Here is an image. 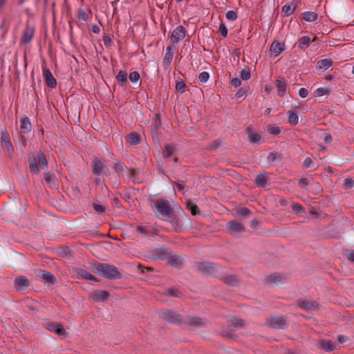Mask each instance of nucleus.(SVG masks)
Instances as JSON below:
<instances>
[{"instance_id":"obj_47","label":"nucleus","mask_w":354,"mask_h":354,"mask_svg":"<svg viewBox=\"0 0 354 354\" xmlns=\"http://www.w3.org/2000/svg\"><path fill=\"white\" fill-rule=\"evenodd\" d=\"M281 131V128L277 126L268 125V132L272 135L277 136L279 134Z\"/></svg>"},{"instance_id":"obj_40","label":"nucleus","mask_w":354,"mask_h":354,"mask_svg":"<svg viewBox=\"0 0 354 354\" xmlns=\"http://www.w3.org/2000/svg\"><path fill=\"white\" fill-rule=\"evenodd\" d=\"M295 7L290 3H286L282 8V12L286 17L291 15L295 11Z\"/></svg>"},{"instance_id":"obj_29","label":"nucleus","mask_w":354,"mask_h":354,"mask_svg":"<svg viewBox=\"0 0 354 354\" xmlns=\"http://www.w3.org/2000/svg\"><path fill=\"white\" fill-rule=\"evenodd\" d=\"M288 122L291 125H296L299 123V113L296 111H288L286 113Z\"/></svg>"},{"instance_id":"obj_42","label":"nucleus","mask_w":354,"mask_h":354,"mask_svg":"<svg viewBox=\"0 0 354 354\" xmlns=\"http://www.w3.org/2000/svg\"><path fill=\"white\" fill-rule=\"evenodd\" d=\"M310 37L308 36H302L298 40V46L299 48H303L304 46L308 47L310 44Z\"/></svg>"},{"instance_id":"obj_48","label":"nucleus","mask_w":354,"mask_h":354,"mask_svg":"<svg viewBox=\"0 0 354 354\" xmlns=\"http://www.w3.org/2000/svg\"><path fill=\"white\" fill-rule=\"evenodd\" d=\"M322 347L328 352L333 351L335 348V345L333 342L328 340H324L322 342Z\"/></svg>"},{"instance_id":"obj_27","label":"nucleus","mask_w":354,"mask_h":354,"mask_svg":"<svg viewBox=\"0 0 354 354\" xmlns=\"http://www.w3.org/2000/svg\"><path fill=\"white\" fill-rule=\"evenodd\" d=\"M298 306L305 310H311L317 308V304L315 301H310L308 300L298 301Z\"/></svg>"},{"instance_id":"obj_3","label":"nucleus","mask_w":354,"mask_h":354,"mask_svg":"<svg viewBox=\"0 0 354 354\" xmlns=\"http://www.w3.org/2000/svg\"><path fill=\"white\" fill-rule=\"evenodd\" d=\"M124 230L127 233H137L145 236H154L158 234L157 229L147 225H137L135 227L133 223H125Z\"/></svg>"},{"instance_id":"obj_6","label":"nucleus","mask_w":354,"mask_h":354,"mask_svg":"<svg viewBox=\"0 0 354 354\" xmlns=\"http://www.w3.org/2000/svg\"><path fill=\"white\" fill-rule=\"evenodd\" d=\"M196 268L203 274H212L217 270L218 266L209 262H200L196 265Z\"/></svg>"},{"instance_id":"obj_19","label":"nucleus","mask_w":354,"mask_h":354,"mask_svg":"<svg viewBox=\"0 0 354 354\" xmlns=\"http://www.w3.org/2000/svg\"><path fill=\"white\" fill-rule=\"evenodd\" d=\"M274 85L277 89L279 97H283L286 93V83L282 78H277L274 81Z\"/></svg>"},{"instance_id":"obj_12","label":"nucleus","mask_w":354,"mask_h":354,"mask_svg":"<svg viewBox=\"0 0 354 354\" xmlns=\"http://www.w3.org/2000/svg\"><path fill=\"white\" fill-rule=\"evenodd\" d=\"M35 273L38 277L41 278L44 282L54 284L57 281L55 275L48 271L39 269L35 270Z\"/></svg>"},{"instance_id":"obj_34","label":"nucleus","mask_w":354,"mask_h":354,"mask_svg":"<svg viewBox=\"0 0 354 354\" xmlns=\"http://www.w3.org/2000/svg\"><path fill=\"white\" fill-rule=\"evenodd\" d=\"M302 18L307 22H315L317 20V14L315 12L306 11L302 13Z\"/></svg>"},{"instance_id":"obj_35","label":"nucleus","mask_w":354,"mask_h":354,"mask_svg":"<svg viewBox=\"0 0 354 354\" xmlns=\"http://www.w3.org/2000/svg\"><path fill=\"white\" fill-rule=\"evenodd\" d=\"M255 183L261 187H266L268 185V178L263 174H257L255 177Z\"/></svg>"},{"instance_id":"obj_7","label":"nucleus","mask_w":354,"mask_h":354,"mask_svg":"<svg viewBox=\"0 0 354 354\" xmlns=\"http://www.w3.org/2000/svg\"><path fill=\"white\" fill-rule=\"evenodd\" d=\"M245 133L249 142L252 145H259L265 142V139L259 133L252 131V127L250 125L245 128Z\"/></svg>"},{"instance_id":"obj_41","label":"nucleus","mask_w":354,"mask_h":354,"mask_svg":"<svg viewBox=\"0 0 354 354\" xmlns=\"http://www.w3.org/2000/svg\"><path fill=\"white\" fill-rule=\"evenodd\" d=\"M93 207L95 212L99 214H105L108 210L107 207L102 204L93 203Z\"/></svg>"},{"instance_id":"obj_55","label":"nucleus","mask_w":354,"mask_h":354,"mask_svg":"<svg viewBox=\"0 0 354 354\" xmlns=\"http://www.w3.org/2000/svg\"><path fill=\"white\" fill-rule=\"evenodd\" d=\"M140 78V73L138 71H133L129 74V80L131 82H136Z\"/></svg>"},{"instance_id":"obj_56","label":"nucleus","mask_w":354,"mask_h":354,"mask_svg":"<svg viewBox=\"0 0 354 354\" xmlns=\"http://www.w3.org/2000/svg\"><path fill=\"white\" fill-rule=\"evenodd\" d=\"M225 17L230 21H235L237 19L236 12L234 10H228L225 14Z\"/></svg>"},{"instance_id":"obj_15","label":"nucleus","mask_w":354,"mask_h":354,"mask_svg":"<svg viewBox=\"0 0 354 354\" xmlns=\"http://www.w3.org/2000/svg\"><path fill=\"white\" fill-rule=\"evenodd\" d=\"M292 213L299 218H304L306 215V211L303 205L297 203H292L290 205Z\"/></svg>"},{"instance_id":"obj_45","label":"nucleus","mask_w":354,"mask_h":354,"mask_svg":"<svg viewBox=\"0 0 354 354\" xmlns=\"http://www.w3.org/2000/svg\"><path fill=\"white\" fill-rule=\"evenodd\" d=\"M97 177L98 178H97L94 181L95 185L100 187V189H102V191L105 189L106 191L108 192L109 189H108L107 186L106 185V184L104 183V178H100V176H97Z\"/></svg>"},{"instance_id":"obj_52","label":"nucleus","mask_w":354,"mask_h":354,"mask_svg":"<svg viewBox=\"0 0 354 354\" xmlns=\"http://www.w3.org/2000/svg\"><path fill=\"white\" fill-rule=\"evenodd\" d=\"M241 77L243 80H248L251 77V72L249 68H245L241 70Z\"/></svg>"},{"instance_id":"obj_18","label":"nucleus","mask_w":354,"mask_h":354,"mask_svg":"<svg viewBox=\"0 0 354 354\" xmlns=\"http://www.w3.org/2000/svg\"><path fill=\"white\" fill-rule=\"evenodd\" d=\"M45 326L46 329L55 333L59 336H64L66 334L64 328L58 323H48Z\"/></svg>"},{"instance_id":"obj_20","label":"nucleus","mask_w":354,"mask_h":354,"mask_svg":"<svg viewBox=\"0 0 354 354\" xmlns=\"http://www.w3.org/2000/svg\"><path fill=\"white\" fill-rule=\"evenodd\" d=\"M44 181L46 185L51 189H56L58 185V181L56 176L50 172L44 174Z\"/></svg>"},{"instance_id":"obj_51","label":"nucleus","mask_w":354,"mask_h":354,"mask_svg":"<svg viewBox=\"0 0 354 354\" xmlns=\"http://www.w3.org/2000/svg\"><path fill=\"white\" fill-rule=\"evenodd\" d=\"M157 254L161 259H167L169 257V252L165 248H160L157 250Z\"/></svg>"},{"instance_id":"obj_46","label":"nucleus","mask_w":354,"mask_h":354,"mask_svg":"<svg viewBox=\"0 0 354 354\" xmlns=\"http://www.w3.org/2000/svg\"><path fill=\"white\" fill-rule=\"evenodd\" d=\"M225 283L230 286H236L238 283V279L234 275H229L224 278Z\"/></svg>"},{"instance_id":"obj_28","label":"nucleus","mask_w":354,"mask_h":354,"mask_svg":"<svg viewBox=\"0 0 354 354\" xmlns=\"http://www.w3.org/2000/svg\"><path fill=\"white\" fill-rule=\"evenodd\" d=\"M37 163L41 169H47L48 162L46 160L45 154L41 151L37 152Z\"/></svg>"},{"instance_id":"obj_16","label":"nucleus","mask_w":354,"mask_h":354,"mask_svg":"<svg viewBox=\"0 0 354 354\" xmlns=\"http://www.w3.org/2000/svg\"><path fill=\"white\" fill-rule=\"evenodd\" d=\"M284 50V44L274 40L270 46V51L274 56H279Z\"/></svg>"},{"instance_id":"obj_53","label":"nucleus","mask_w":354,"mask_h":354,"mask_svg":"<svg viewBox=\"0 0 354 354\" xmlns=\"http://www.w3.org/2000/svg\"><path fill=\"white\" fill-rule=\"evenodd\" d=\"M174 57V53H165L163 57V62L165 65L169 66Z\"/></svg>"},{"instance_id":"obj_59","label":"nucleus","mask_w":354,"mask_h":354,"mask_svg":"<svg viewBox=\"0 0 354 354\" xmlns=\"http://www.w3.org/2000/svg\"><path fill=\"white\" fill-rule=\"evenodd\" d=\"M304 166L306 168H313L315 165L313 160L309 158L306 157L304 160Z\"/></svg>"},{"instance_id":"obj_60","label":"nucleus","mask_w":354,"mask_h":354,"mask_svg":"<svg viewBox=\"0 0 354 354\" xmlns=\"http://www.w3.org/2000/svg\"><path fill=\"white\" fill-rule=\"evenodd\" d=\"M218 30H219V32H220V33L221 34V35L223 37H227V28L226 26L223 23H221L220 24Z\"/></svg>"},{"instance_id":"obj_10","label":"nucleus","mask_w":354,"mask_h":354,"mask_svg":"<svg viewBox=\"0 0 354 354\" xmlns=\"http://www.w3.org/2000/svg\"><path fill=\"white\" fill-rule=\"evenodd\" d=\"M185 28L183 26L180 25L172 31L170 37L171 42L173 44H178L185 37Z\"/></svg>"},{"instance_id":"obj_49","label":"nucleus","mask_w":354,"mask_h":354,"mask_svg":"<svg viewBox=\"0 0 354 354\" xmlns=\"http://www.w3.org/2000/svg\"><path fill=\"white\" fill-rule=\"evenodd\" d=\"M78 274L85 279L94 280L95 279L93 274L83 269H80L78 271Z\"/></svg>"},{"instance_id":"obj_32","label":"nucleus","mask_w":354,"mask_h":354,"mask_svg":"<svg viewBox=\"0 0 354 354\" xmlns=\"http://www.w3.org/2000/svg\"><path fill=\"white\" fill-rule=\"evenodd\" d=\"M127 140V142L131 145H137L140 142V138L139 134L135 131L131 132L128 135Z\"/></svg>"},{"instance_id":"obj_38","label":"nucleus","mask_w":354,"mask_h":354,"mask_svg":"<svg viewBox=\"0 0 354 354\" xmlns=\"http://www.w3.org/2000/svg\"><path fill=\"white\" fill-rule=\"evenodd\" d=\"M113 168L118 174H121L125 169H127V167L119 160L114 162Z\"/></svg>"},{"instance_id":"obj_13","label":"nucleus","mask_w":354,"mask_h":354,"mask_svg":"<svg viewBox=\"0 0 354 354\" xmlns=\"http://www.w3.org/2000/svg\"><path fill=\"white\" fill-rule=\"evenodd\" d=\"M30 285L29 279L26 276H19L15 279L14 286L17 290H24Z\"/></svg>"},{"instance_id":"obj_61","label":"nucleus","mask_w":354,"mask_h":354,"mask_svg":"<svg viewBox=\"0 0 354 354\" xmlns=\"http://www.w3.org/2000/svg\"><path fill=\"white\" fill-rule=\"evenodd\" d=\"M308 183H309V181H308V178H302L299 179L298 185L301 188L306 189V187L308 185Z\"/></svg>"},{"instance_id":"obj_33","label":"nucleus","mask_w":354,"mask_h":354,"mask_svg":"<svg viewBox=\"0 0 354 354\" xmlns=\"http://www.w3.org/2000/svg\"><path fill=\"white\" fill-rule=\"evenodd\" d=\"M176 149V145L173 143L167 144L165 145L162 151V156L164 158H167L173 155L174 151Z\"/></svg>"},{"instance_id":"obj_39","label":"nucleus","mask_w":354,"mask_h":354,"mask_svg":"<svg viewBox=\"0 0 354 354\" xmlns=\"http://www.w3.org/2000/svg\"><path fill=\"white\" fill-rule=\"evenodd\" d=\"M168 263L175 268H181L183 263L181 259L178 257H171L168 261Z\"/></svg>"},{"instance_id":"obj_30","label":"nucleus","mask_w":354,"mask_h":354,"mask_svg":"<svg viewBox=\"0 0 354 354\" xmlns=\"http://www.w3.org/2000/svg\"><path fill=\"white\" fill-rule=\"evenodd\" d=\"M28 165L30 170L33 174L37 175L39 173L37 160L34 156L28 158Z\"/></svg>"},{"instance_id":"obj_57","label":"nucleus","mask_w":354,"mask_h":354,"mask_svg":"<svg viewBox=\"0 0 354 354\" xmlns=\"http://www.w3.org/2000/svg\"><path fill=\"white\" fill-rule=\"evenodd\" d=\"M343 185L346 188L351 189L354 186V180L352 178H346L344 179Z\"/></svg>"},{"instance_id":"obj_62","label":"nucleus","mask_w":354,"mask_h":354,"mask_svg":"<svg viewBox=\"0 0 354 354\" xmlns=\"http://www.w3.org/2000/svg\"><path fill=\"white\" fill-rule=\"evenodd\" d=\"M232 323L235 328L241 327L243 326V320L236 317L232 318Z\"/></svg>"},{"instance_id":"obj_9","label":"nucleus","mask_w":354,"mask_h":354,"mask_svg":"<svg viewBox=\"0 0 354 354\" xmlns=\"http://www.w3.org/2000/svg\"><path fill=\"white\" fill-rule=\"evenodd\" d=\"M169 226L163 227L159 226L167 231H174L176 232H182L183 231L187 230L189 229L192 225V223H185L187 225H184L185 223H168Z\"/></svg>"},{"instance_id":"obj_26","label":"nucleus","mask_w":354,"mask_h":354,"mask_svg":"<svg viewBox=\"0 0 354 354\" xmlns=\"http://www.w3.org/2000/svg\"><path fill=\"white\" fill-rule=\"evenodd\" d=\"M267 161L269 163L280 162L283 160V156L281 153L276 151L270 152L267 156Z\"/></svg>"},{"instance_id":"obj_8","label":"nucleus","mask_w":354,"mask_h":354,"mask_svg":"<svg viewBox=\"0 0 354 354\" xmlns=\"http://www.w3.org/2000/svg\"><path fill=\"white\" fill-rule=\"evenodd\" d=\"M160 317L162 319L174 324H181L183 318L171 310H164L160 313Z\"/></svg>"},{"instance_id":"obj_37","label":"nucleus","mask_w":354,"mask_h":354,"mask_svg":"<svg viewBox=\"0 0 354 354\" xmlns=\"http://www.w3.org/2000/svg\"><path fill=\"white\" fill-rule=\"evenodd\" d=\"M266 280L268 283L277 284L282 281V277L277 274H272Z\"/></svg>"},{"instance_id":"obj_64","label":"nucleus","mask_w":354,"mask_h":354,"mask_svg":"<svg viewBox=\"0 0 354 354\" xmlns=\"http://www.w3.org/2000/svg\"><path fill=\"white\" fill-rule=\"evenodd\" d=\"M346 256L349 261L354 263V250H347Z\"/></svg>"},{"instance_id":"obj_1","label":"nucleus","mask_w":354,"mask_h":354,"mask_svg":"<svg viewBox=\"0 0 354 354\" xmlns=\"http://www.w3.org/2000/svg\"><path fill=\"white\" fill-rule=\"evenodd\" d=\"M153 213L158 219L167 221H185L187 215L181 206L174 200L162 197L150 201Z\"/></svg>"},{"instance_id":"obj_31","label":"nucleus","mask_w":354,"mask_h":354,"mask_svg":"<svg viewBox=\"0 0 354 354\" xmlns=\"http://www.w3.org/2000/svg\"><path fill=\"white\" fill-rule=\"evenodd\" d=\"M333 62L330 59H322L317 62V68L326 71L332 66Z\"/></svg>"},{"instance_id":"obj_2","label":"nucleus","mask_w":354,"mask_h":354,"mask_svg":"<svg viewBox=\"0 0 354 354\" xmlns=\"http://www.w3.org/2000/svg\"><path fill=\"white\" fill-rule=\"evenodd\" d=\"M96 272L101 276L109 279H119L122 278V274L118 268L111 264L100 263L96 266Z\"/></svg>"},{"instance_id":"obj_43","label":"nucleus","mask_w":354,"mask_h":354,"mask_svg":"<svg viewBox=\"0 0 354 354\" xmlns=\"http://www.w3.org/2000/svg\"><path fill=\"white\" fill-rule=\"evenodd\" d=\"M185 84L183 79L178 78L176 82V90L180 93L185 92Z\"/></svg>"},{"instance_id":"obj_17","label":"nucleus","mask_w":354,"mask_h":354,"mask_svg":"<svg viewBox=\"0 0 354 354\" xmlns=\"http://www.w3.org/2000/svg\"><path fill=\"white\" fill-rule=\"evenodd\" d=\"M43 75L44 76L46 84L50 88H55L57 85V80L53 77L52 73L47 68H43Z\"/></svg>"},{"instance_id":"obj_22","label":"nucleus","mask_w":354,"mask_h":354,"mask_svg":"<svg viewBox=\"0 0 354 354\" xmlns=\"http://www.w3.org/2000/svg\"><path fill=\"white\" fill-rule=\"evenodd\" d=\"M109 296V293L106 290H97L91 293V297L95 301H104Z\"/></svg>"},{"instance_id":"obj_25","label":"nucleus","mask_w":354,"mask_h":354,"mask_svg":"<svg viewBox=\"0 0 354 354\" xmlns=\"http://www.w3.org/2000/svg\"><path fill=\"white\" fill-rule=\"evenodd\" d=\"M34 35V29L32 28H30V26H27L26 29L24 30L22 37H21V42L28 44L29 43L31 39H32V37Z\"/></svg>"},{"instance_id":"obj_44","label":"nucleus","mask_w":354,"mask_h":354,"mask_svg":"<svg viewBox=\"0 0 354 354\" xmlns=\"http://www.w3.org/2000/svg\"><path fill=\"white\" fill-rule=\"evenodd\" d=\"M330 91L328 89L324 88H317L314 91V96L315 97H322L324 95H328Z\"/></svg>"},{"instance_id":"obj_4","label":"nucleus","mask_w":354,"mask_h":354,"mask_svg":"<svg viewBox=\"0 0 354 354\" xmlns=\"http://www.w3.org/2000/svg\"><path fill=\"white\" fill-rule=\"evenodd\" d=\"M1 147L5 151L6 156L11 157L15 152L11 139L6 129L1 130L0 133Z\"/></svg>"},{"instance_id":"obj_58","label":"nucleus","mask_w":354,"mask_h":354,"mask_svg":"<svg viewBox=\"0 0 354 354\" xmlns=\"http://www.w3.org/2000/svg\"><path fill=\"white\" fill-rule=\"evenodd\" d=\"M77 17L80 19H82L84 21H86L88 20V15L86 13V12L84 10H83L82 9H80L78 10V15H77Z\"/></svg>"},{"instance_id":"obj_11","label":"nucleus","mask_w":354,"mask_h":354,"mask_svg":"<svg viewBox=\"0 0 354 354\" xmlns=\"http://www.w3.org/2000/svg\"><path fill=\"white\" fill-rule=\"evenodd\" d=\"M268 324L272 328L277 329H283L287 327V321L283 316H272Z\"/></svg>"},{"instance_id":"obj_54","label":"nucleus","mask_w":354,"mask_h":354,"mask_svg":"<svg viewBox=\"0 0 354 354\" xmlns=\"http://www.w3.org/2000/svg\"><path fill=\"white\" fill-rule=\"evenodd\" d=\"M198 81L201 83H206L209 78V75L207 72L206 71H204V72H202L199 74L198 75Z\"/></svg>"},{"instance_id":"obj_14","label":"nucleus","mask_w":354,"mask_h":354,"mask_svg":"<svg viewBox=\"0 0 354 354\" xmlns=\"http://www.w3.org/2000/svg\"><path fill=\"white\" fill-rule=\"evenodd\" d=\"M227 230L233 236H237L239 233L245 230L242 223H227Z\"/></svg>"},{"instance_id":"obj_24","label":"nucleus","mask_w":354,"mask_h":354,"mask_svg":"<svg viewBox=\"0 0 354 354\" xmlns=\"http://www.w3.org/2000/svg\"><path fill=\"white\" fill-rule=\"evenodd\" d=\"M185 203L187 209L193 216H197L198 214H201V211L196 205V199H187Z\"/></svg>"},{"instance_id":"obj_36","label":"nucleus","mask_w":354,"mask_h":354,"mask_svg":"<svg viewBox=\"0 0 354 354\" xmlns=\"http://www.w3.org/2000/svg\"><path fill=\"white\" fill-rule=\"evenodd\" d=\"M116 79L118 80V84L120 86H123L127 81V73L124 71L120 70L116 76Z\"/></svg>"},{"instance_id":"obj_50","label":"nucleus","mask_w":354,"mask_h":354,"mask_svg":"<svg viewBox=\"0 0 354 354\" xmlns=\"http://www.w3.org/2000/svg\"><path fill=\"white\" fill-rule=\"evenodd\" d=\"M320 138L324 140L326 144H330L333 141L332 136L326 131H323L320 135Z\"/></svg>"},{"instance_id":"obj_63","label":"nucleus","mask_w":354,"mask_h":354,"mask_svg":"<svg viewBox=\"0 0 354 354\" xmlns=\"http://www.w3.org/2000/svg\"><path fill=\"white\" fill-rule=\"evenodd\" d=\"M246 95H247V91L245 88H239L236 93V97L237 98L245 97Z\"/></svg>"},{"instance_id":"obj_23","label":"nucleus","mask_w":354,"mask_h":354,"mask_svg":"<svg viewBox=\"0 0 354 354\" xmlns=\"http://www.w3.org/2000/svg\"><path fill=\"white\" fill-rule=\"evenodd\" d=\"M183 324L191 326H201L205 324V320L198 317H186L183 318Z\"/></svg>"},{"instance_id":"obj_5","label":"nucleus","mask_w":354,"mask_h":354,"mask_svg":"<svg viewBox=\"0 0 354 354\" xmlns=\"http://www.w3.org/2000/svg\"><path fill=\"white\" fill-rule=\"evenodd\" d=\"M106 162L104 159L93 157L91 161V168L94 176H100L104 172Z\"/></svg>"},{"instance_id":"obj_21","label":"nucleus","mask_w":354,"mask_h":354,"mask_svg":"<svg viewBox=\"0 0 354 354\" xmlns=\"http://www.w3.org/2000/svg\"><path fill=\"white\" fill-rule=\"evenodd\" d=\"M20 128L21 131L26 133H30L32 130V124L30 119L26 115H21L19 118Z\"/></svg>"}]
</instances>
